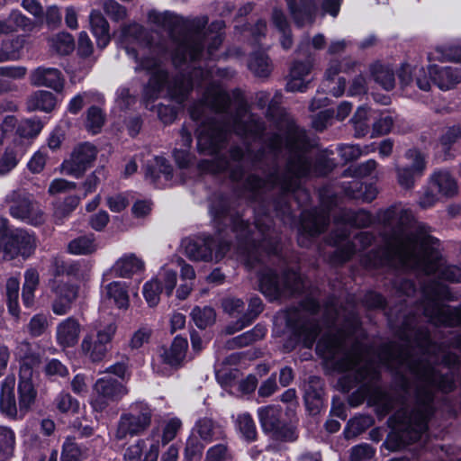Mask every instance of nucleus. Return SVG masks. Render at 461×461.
I'll use <instances>...</instances> for the list:
<instances>
[{"label": "nucleus", "instance_id": "nucleus-13", "mask_svg": "<svg viewBox=\"0 0 461 461\" xmlns=\"http://www.w3.org/2000/svg\"><path fill=\"white\" fill-rule=\"evenodd\" d=\"M125 384L111 375L98 378L93 386L90 404L96 412L104 411L112 403L121 401L127 393Z\"/></svg>", "mask_w": 461, "mask_h": 461}, {"label": "nucleus", "instance_id": "nucleus-17", "mask_svg": "<svg viewBox=\"0 0 461 461\" xmlns=\"http://www.w3.org/2000/svg\"><path fill=\"white\" fill-rule=\"evenodd\" d=\"M407 164L401 165L394 163L398 184L405 188L411 189L414 186L415 181L421 176L426 169V159L424 155L417 149H410L404 154Z\"/></svg>", "mask_w": 461, "mask_h": 461}, {"label": "nucleus", "instance_id": "nucleus-35", "mask_svg": "<svg viewBox=\"0 0 461 461\" xmlns=\"http://www.w3.org/2000/svg\"><path fill=\"white\" fill-rule=\"evenodd\" d=\"M91 31L96 40V44L100 49H104L111 41L109 23L103 14L96 10H93L89 15Z\"/></svg>", "mask_w": 461, "mask_h": 461}, {"label": "nucleus", "instance_id": "nucleus-1", "mask_svg": "<svg viewBox=\"0 0 461 461\" xmlns=\"http://www.w3.org/2000/svg\"><path fill=\"white\" fill-rule=\"evenodd\" d=\"M149 21L165 30L170 47L153 45L147 32L138 23L122 26L118 45L124 49L130 59L136 63V72L149 76L143 88V101L147 108L159 97L167 96L181 104L196 86L201 95L199 102L190 109L194 121H201L197 129V148L200 152L212 155L217 159L215 171H230V177L239 181L244 176V169L259 167L267 159L265 151L253 154L249 147H232L230 158H221L220 152L230 138V131L256 140L260 138L262 127L248 112V105L240 90L230 95L220 80L229 77L227 69L209 64L203 66L200 58L207 47L211 59L222 42L224 23H208L206 16L184 19L171 12L150 11Z\"/></svg>", "mask_w": 461, "mask_h": 461}, {"label": "nucleus", "instance_id": "nucleus-27", "mask_svg": "<svg viewBox=\"0 0 461 461\" xmlns=\"http://www.w3.org/2000/svg\"><path fill=\"white\" fill-rule=\"evenodd\" d=\"M145 269L141 258L134 253H126L120 257L108 272L114 273L118 277L130 278Z\"/></svg>", "mask_w": 461, "mask_h": 461}, {"label": "nucleus", "instance_id": "nucleus-19", "mask_svg": "<svg viewBox=\"0 0 461 461\" xmlns=\"http://www.w3.org/2000/svg\"><path fill=\"white\" fill-rule=\"evenodd\" d=\"M372 222L373 217L365 210L356 212L342 210L335 220L336 230L333 231L331 240L335 245H339L346 241L348 237V226L364 228L369 226Z\"/></svg>", "mask_w": 461, "mask_h": 461}, {"label": "nucleus", "instance_id": "nucleus-40", "mask_svg": "<svg viewBox=\"0 0 461 461\" xmlns=\"http://www.w3.org/2000/svg\"><path fill=\"white\" fill-rule=\"evenodd\" d=\"M262 311L263 304L261 299L259 297H251L246 313L234 324L228 325L225 329L226 333L233 334L242 330L249 325Z\"/></svg>", "mask_w": 461, "mask_h": 461}, {"label": "nucleus", "instance_id": "nucleus-2", "mask_svg": "<svg viewBox=\"0 0 461 461\" xmlns=\"http://www.w3.org/2000/svg\"><path fill=\"white\" fill-rule=\"evenodd\" d=\"M420 347L422 353L420 358L409 352L397 356L390 354L388 358L379 357L380 363L391 366L395 362L413 380L412 384H404L406 392L414 393L413 406L402 402L400 409L388 420L391 432L384 445L391 451L400 450L420 439L432 414L433 392L438 389L447 393L454 388L453 375L443 374L435 364L440 361L445 366H450L456 362V357L445 353L435 354L436 346L431 344L428 336Z\"/></svg>", "mask_w": 461, "mask_h": 461}, {"label": "nucleus", "instance_id": "nucleus-41", "mask_svg": "<svg viewBox=\"0 0 461 461\" xmlns=\"http://www.w3.org/2000/svg\"><path fill=\"white\" fill-rule=\"evenodd\" d=\"M272 24L276 28L281 34L280 41L285 50H288L293 45L291 30L287 18L281 8L276 6L273 7L271 13Z\"/></svg>", "mask_w": 461, "mask_h": 461}, {"label": "nucleus", "instance_id": "nucleus-32", "mask_svg": "<svg viewBox=\"0 0 461 461\" xmlns=\"http://www.w3.org/2000/svg\"><path fill=\"white\" fill-rule=\"evenodd\" d=\"M429 182L431 188H435L441 197L450 198L457 194V183L447 170L434 171L429 176Z\"/></svg>", "mask_w": 461, "mask_h": 461}, {"label": "nucleus", "instance_id": "nucleus-45", "mask_svg": "<svg viewBox=\"0 0 461 461\" xmlns=\"http://www.w3.org/2000/svg\"><path fill=\"white\" fill-rule=\"evenodd\" d=\"M461 139V125L453 124L446 126L438 140V145L444 151L446 158L450 156L451 147Z\"/></svg>", "mask_w": 461, "mask_h": 461}, {"label": "nucleus", "instance_id": "nucleus-16", "mask_svg": "<svg viewBox=\"0 0 461 461\" xmlns=\"http://www.w3.org/2000/svg\"><path fill=\"white\" fill-rule=\"evenodd\" d=\"M229 250V243L209 236L190 240L185 246V255L194 261H218Z\"/></svg>", "mask_w": 461, "mask_h": 461}, {"label": "nucleus", "instance_id": "nucleus-50", "mask_svg": "<svg viewBox=\"0 0 461 461\" xmlns=\"http://www.w3.org/2000/svg\"><path fill=\"white\" fill-rule=\"evenodd\" d=\"M267 329L264 326L257 325L253 330L244 332L231 340H229L227 342V347L229 348H234L236 347L248 346L250 343L264 338Z\"/></svg>", "mask_w": 461, "mask_h": 461}, {"label": "nucleus", "instance_id": "nucleus-26", "mask_svg": "<svg viewBox=\"0 0 461 461\" xmlns=\"http://www.w3.org/2000/svg\"><path fill=\"white\" fill-rule=\"evenodd\" d=\"M30 82L35 86H45L59 93L64 88L65 79L56 68L39 67L32 72Z\"/></svg>", "mask_w": 461, "mask_h": 461}, {"label": "nucleus", "instance_id": "nucleus-28", "mask_svg": "<svg viewBox=\"0 0 461 461\" xmlns=\"http://www.w3.org/2000/svg\"><path fill=\"white\" fill-rule=\"evenodd\" d=\"M80 334V324L72 317L60 321L56 328V341L63 348L77 344Z\"/></svg>", "mask_w": 461, "mask_h": 461}, {"label": "nucleus", "instance_id": "nucleus-33", "mask_svg": "<svg viewBox=\"0 0 461 461\" xmlns=\"http://www.w3.org/2000/svg\"><path fill=\"white\" fill-rule=\"evenodd\" d=\"M370 77L384 90L391 91L395 86V74L392 65L375 61L369 66Z\"/></svg>", "mask_w": 461, "mask_h": 461}, {"label": "nucleus", "instance_id": "nucleus-25", "mask_svg": "<svg viewBox=\"0 0 461 461\" xmlns=\"http://www.w3.org/2000/svg\"><path fill=\"white\" fill-rule=\"evenodd\" d=\"M330 222V215L326 212H303L299 230L298 242L302 246H307L306 239L312 238L326 229Z\"/></svg>", "mask_w": 461, "mask_h": 461}, {"label": "nucleus", "instance_id": "nucleus-55", "mask_svg": "<svg viewBox=\"0 0 461 461\" xmlns=\"http://www.w3.org/2000/svg\"><path fill=\"white\" fill-rule=\"evenodd\" d=\"M15 446V434L7 427H0V461H6Z\"/></svg>", "mask_w": 461, "mask_h": 461}, {"label": "nucleus", "instance_id": "nucleus-46", "mask_svg": "<svg viewBox=\"0 0 461 461\" xmlns=\"http://www.w3.org/2000/svg\"><path fill=\"white\" fill-rule=\"evenodd\" d=\"M374 420L369 415H358L350 419L344 429L345 438L349 439L356 438L369 427L372 426Z\"/></svg>", "mask_w": 461, "mask_h": 461}, {"label": "nucleus", "instance_id": "nucleus-15", "mask_svg": "<svg viewBox=\"0 0 461 461\" xmlns=\"http://www.w3.org/2000/svg\"><path fill=\"white\" fill-rule=\"evenodd\" d=\"M290 14L299 26L313 23L319 6L325 14L336 17L339 14L341 0H285Z\"/></svg>", "mask_w": 461, "mask_h": 461}, {"label": "nucleus", "instance_id": "nucleus-38", "mask_svg": "<svg viewBox=\"0 0 461 461\" xmlns=\"http://www.w3.org/2000/svg\"><path fill=\"white\" fill-rule=\"evenodd\" d=\"M26 75V68L21 66L0 67V93L14 92L18 90V86L14 82Z\"/></svg>", "mask_w": 461, "mask_h": 461}, {"label": "nucleus", "instance_id": "nucleus-56", "mask_svg": "<svg viewBox=\"0 0 461 461\" xmlns=\"http://www.w3.org/2000/svg\"><path fill=\"white\" fill-rule=\"evenodd\" d=\"M320 333L319 326L308 323L295 330L294 336L297 342H302L305 348H312Z\"/></svg>", "mask_w": 461, "mask_h": 461}, {"label": "nucleus", "instance_id": "nucleus-34", "mask_svg": "<svg viewBox=\"0 0 461 461\" xmlns=\"http://www.w3.org/2000/svg\"><path fill=\"white\" fill-rule=\"evenodd\" d=\"M102 295L104 299L113 301L119 309H127L130 300L128 286L125 282L113 281L103 287Z\"/></svg>", "mask_w": 461, "mask_h": 461}, {"label": "nucleus", "instance_id": "nucleus-62", "mask_svg": "<svg viewBox=\"0 0 461 461\" xmlns=\"http://www.w3.org/2000/svg\"><path fill=\"white\" fill-rule=\"evenodd\" d=\"M20 158V156L14 149L7 148L0 158V177L7 176L15 168Z\"/></svg>", "mask_w": 461, "mask_h": 461}, {"label": "nucleus", "instance_id": "nucleus-4", "mask_svg": "<svg viewBox=\"0 0 461 461\" xmlns=\"http://www.w3.org/2000/svg\"><path fill=\"white\" fill-rule=\"evenodd\" d=\"M209 213L220 232L230 227L235 234L237 258L246 266L255 267L262 261V253L269 256L278 252V242L273 236L268 217L257 218L254 225L250 226L234 211L230 199L222 194L212 197Z\"/></svg>", "mask_w": 461, "mask_h": 461}, {"label": "nucleus", "instance_id": "nucleus-52", "mask_svg": "<svg viewBox=\"0 0 461 461\" xmlns=\"http://www.w3.org/2000/svg\"><path fill=\"white\" fill-rule=\"evenodd\" d=\"M68 252L74 255H86L95 252L97 245L93 235L82 236L71 240L68 246Z\"/></svg>", "mask_w": 461, "mask_h": 461}, {"label": "nucleus", "instance_id": "nucleus-57", "mask_svg": "<svg viewBox=\"0 0 461 461\" xmlns=\"http://www.w3.org/2000/svg\"><path fill=\"white\" fill-rule=\"evenodd\" d=\"M191 317L199 329H205L214 322L215 312L209 306H196L192 310Z\"/></svg>", "mask_w": 461, "mask_h": 461}, {"label": "nucleus", "instance_id": "nucleus-10", "mask_svg": "<svg viewBox=\"0 0 461 461\" xmlns=\"http://www.w3.org/2000/svg\"><path fill=\"white\" fill-rule=\"evenodd\" d=\"M303 288V279L295 271L285 272L282 281L270 268H265L259 275V289L269 301L300 294Z\"/></svg>", "mask_w": 461, "mask_h": 461}, {"label": "nucleus", "instance_id": "nucleus-24", "mask_svg": "<svg viewBox=\"0 0 461 461\" xmlns=\"http://www.w3.org/2000/svg\"><path fill=\"white\" fill-rule=\"evenodd\" d=\"M35 249V239L28 231L19 229L14 230L3 244L4 257L13 259L18 255L29 257Z\"/></svg>", "mask_w": 461, "mask_h": 461}, {"label": "nucleus", "instance_id": "nucleus-31", "mask_svg": "<svg viewBox=\"0 0 461 461\" xmlns=\"http://www.w3.org/2000/svg\"><path fill=\"white\" fill-rule=\"evenodd\" d=\"M461 39L436 45L428 54L429 62H461Z\"/></svg>", "mask_w": 461, "mask_h": 461}, {"label": "nucleus", "instance_id": "nucleus-36", "mask_svg": "<svg viewBox=\"0 0 461 461\" xmlns=\"http://www.w3.org/2000/svg\"><path fill=\"white\" fill-rule=\"evenodd\" d=\"M56 96L46 90H37L32 93L26 102L29 111L52 112L57 105Z\"/></svg>", "mask_w": 461, "mask_h": 461}, {"label": "nucleus", "instance_id": "nucleus-51", "mask_svg": "<svg viewBox=\"0 0 461 461\" xmlns=\"http://www.w3.org/2000/svg\"><path fill=\"white\" fill-rule=\"evenodd\" d=\"M50 49L60 55H68L74 50L75 42L71 34L59 32L49 40Z\"/></svg>", "mask_w": 461, "mask_h": 461}, {"label": "nucleus", "instance_id": "nucleus-9", "mask_svg": "<svg viewBox=\"0 0 461 461\" xmlns=\"http://www.w3.org/2000/svg\"><path fill=\"white\" fill-rule=\"evenodd\" d=\"M361 62L347 58L342 60L332 59L326 69L324 86L326 91L332 95L339 97L343 95L346 86V80L339 77L335 83L334 78L339 72L347 74L353 72H360L355 76L348 86V95L350 96L365 95L367 92V78L362 74Z\"/></svg>", "mask_w": 461, "mask_h": 461}, {"label": "nucleus", "instance_id": "nucleus-49", "mask_svg": "<svg viewBox=\"0 0 461 461\" xmlns=\"http://www.w3.org/2000/svg\"><path fill=\"white\" fill-rule=\"evenodd\" d=\"M105 122V113L95 105L90 106L86 112V129L92 134L100 132Z\"/></svg>", "mask_w": 461, "mask_h": 461}, {"label": "nucleus", "instance_id": "nucleus-22", "mask_svg": "<svg viewBox=\"0 0 461 461\" xmlns=\"http://www.w3.org/2000/svg\"><path fill=\"white\" fill-rule=\"evenodd\" d=\"M424 314L435 325H461V306L452 308L441 303L438 294L424 306Z\"/></svg>", "mask_w": 461, "mask_h": 461}, {"label": "nucleus", "instance_id": "nucleus-37", "mask_svg": "<svg viewBox=\"0 0 461 461\" xmlns=\"http://www.w3.org/2000/svg\"><path fill=\"white\" fill-rule=\"evenodd\" d=\"M373 236L368 232H360L351 241H346L339 249V260L345 262L361 249L371 245Z\"/></svg>", "mask_w": 461, "mask_h": 461}, {"label": "nucleus", "instance_id": "nucleus-61", "mask_svg": "<svg viewBox=\"0 0 461 461\" xmlns=\"http://www.w3.org/2000/svg\"><path fill=\"white\" fill-rule=\"evenodd\" d=\"M326 45L325 36L321 33H318L314 35L312 39L308 36H305L302 39L298 46V52L302 53L303 56L310 57V49L319 50H322Z\"/></svg>", "mask_w": 461, "mask_h": 461}, {"label": "nucleus", "instance_id": "nucleus-30", "mask_svg": "<svg viewBox=\"0 0 461 461\" xmlns=\"http://www.w3.org/2000/svg\"><path fill=\"white\" fill-rule=\"evenodd\" d=\"M173 168L171 165L161 157H155L154 162L149 165L146 177L158 188H163L170 185Z\"/></svg>", "mask_w": 461, "mask_h": 461}, {"label": "nucleus", "instance_id": "nucleus-60", "mask_svg": "<svg viewBox=\"0 0 461 461\" xmlns=\"http://www.w3.org/2000/svg\"><path fill=\"white\" fill-rule=\"evenodd\" d=\"M164 290L162 286L159 285L158 280L155 277L151 278L149 281L146 282L143 285L142 294L147 302V303L150 307L156 306L160 300V294Z\"/></svg>", "mask_w": 461, "mask_h": 461}, {"label": "nucleus", "instance_id": "nucleus-53", "mask_svg": "<svg viewBox=\"0 0 461 461\" xmlns=\"http://www.w3.org/2000/svg\"><path fill=\"white\" fill-rule=\"evenodd\" d=\"M235 426L241 437L247 441H253L257 437V429L252 417L249 413L238 415Z\"/></svg>", "mask_w": 461, "mask_h": 461}, {"label": "nucleus", "instance_id": "nucleus-5", "mask_svg": "<svg viewBox=\"0 0 461 461\" xmlns=\"http://www.w3.org/2000/svg\"><path fill=\"white\" fill-rule=\"evenodd\" d=\"M307 146L305 132L294 125H289L284 136L275 134L269 140L268 153L274 158L280 155L287 156L285 171L280 174L275 169L266 179L250 175L246 179L247 187L257 192L278 188L283 194L298 192L308 196L305 190L300 188L301 177L312 174V163L306 154Z\"/></svg>", "mask_w": 461, "mask_h": 461}, {"label": "nucleus", "instance_id": "nucleus-48", "mask_svg": "<svg viewBox=\"0 0 461 461\" xmlns=\"http://www.w3.org/2000/svg\"><path fill=\"white\" fill-rule=\"evenodd\" d=\"M249 68L260 77H267L272 69L268 57L263 51H257L251 54L249 61Z\"/></svg>", "mask_w": 461, "mask_h": 461}, {"label": "nucleus", "instance_id": "nucleus-6", "mask_svg": "<svg viewBox=\"0 0 461 461\" xmlns=\"http://www.w3.org/2000/svg\"><path fill=\"white\" fill-rule=\"evenodd\" d=\"M346 339L342 334L329 335L321 338L317 343V351L327 358H335L341 354L342 357L335 362V368L339 372L349 371L354 376L356 384L361 383L357 399L352 394L349 402L352 406H357L366 398L377 407L380 415H385L393 408L391 398L377 386L378 377L377 364L368 358V356L360 348H356L351 352H345Z\"/></svg>", "mask_w": 461, "mask_h": 461}, {"label": "nucleus", "instance_id": "nucleus-29", "mask_svg": "<svg viewBox=\"0 0 461 461\" xmlns=\"http://www.w3.org/2000/svg\"><path fill=\"white\" fill-rule=\"evenodd\" d=\"M312 67V60L305 62L295 61L289 74L286 89L290 92H303L310 82V72Z\"/></svg>", "mask_w": 461, "mask_h": 461}, {"label": "nucleus", "instance_id": "nucleus-7", "mask_svg": "<svg viewBox=\"0 0 461 461\" xmlns=\"http://www.w3.org/2000/svg\"><path fill=\"white\" fill-rule=\"evenodd\" d=\"M427 75L425 68L417 62H404L398 71V77L402 94L408 97L415 96V87L422 91L430 89L432 81L443 91L450 90L461 83V65L444 66L429 65Z\"/></svg>", "mask_w": 461, "mask_h": 461}, {"label": "nucleus", "instance_id": "nucleus-20", "mask_svg": "<svg viewBox=\"0 0 461 461\" xmlns=\"http://www.w3.org/2000/svg\"><path fill=\"white\" fill-rule=\"evenodd\" d=\"M159 437V429H152L147 438L139 439L127 447L124 459L126 461H158Z\"/></svg>", "mask_w": 461, "mask_h": 461}, {"label": "nucleus", "instance_id": "nucleus-63", "mask_svg": "<svg viewBox=\"0 0 461 461\" xmlns=\"http://www.w3.org/2000/svg\"><path fill=\"white\" fill-rule=\"evenodd\" d=\"M102 7L104 14L113 22H120L127 17V9L115 0H104Z\"/></svg>", "mask_w": 461, "mask_h": 461}, {"label": "nucleus", "instance_id": "nucleus-21", "mask_svg": "<svg viewBox=\"0 0 461 461\" xmlns=\"http://www.w3.org/2000/svg\"><path fill=\"white\" fill-rule=\"evenodd\" d=\"M97 156L96 148L88 142L77 145L68 159L62 163L64 173L79 177L95 161Z\"/></svg>", "mask_w": 461, "mask_h": 461}, {"label": "nucleus", "instance_id": "nucleus-43", "mask_svg": "<svg viewBox=\"0 0 461 461\" xmlns=\"http://www.w3.org/2000/svg\"><path fill=\"white\" fill-rule=\"evenodd\" d=\"M104 96L95 91H86L73 96L68 105L67 111L71 114H77L86 103H103Z\"/></svg>", "mask_w": 461, "mask_h": 461}, {"label": "nucleus", "instance_id": "nucleus-44", "mask_svg": "<svg viewBox=\"0 0 461 461\" xmlns=\"http://www.w3.org/2000/svg\"><path fill=\"white\" fill-rule=\"evenodd\" d=\"M260 424L264 430L271 431L277 429L281 425L280 415L281 411L276 406H265L258 410Z\"/></svg>", "mask_w": 461, "mask_h": 461}, {"label": "nucleus", "instance_id": "nucleus-47", "mask_svg": "<svg viewBox=\"0 0 461 461\" xmlns=\"http://www.w3.org/2000/svg\"><path fill=\"white\" fill-rule=\"evenodd\" d=\"M7 20L8 27L10 28V32H16L21 30L25 32H32L36 27V22L27 17L19 10H13Z\"/></svg>", "mask_w": 461, "mask_h": 461}, {"label": "nucleus", "instance_id": "nucleus-59", "mask_svg": "<svg viewBox=\"0 0 461 461\" xmlns=\"http://www.w3.org/2000/svg\"><path fill=\"white\" fill-rule=\"evenodd\" d=\"M339 154L345 161H351L357 159L362 155H366L375 150L372 146L366 145L361 148L359 145L343 144L339 148Z\"/></svg>", "mask_w": 461, "mask_h": 461}, {"label": "nucleus", "instance_id": "nucleus-12", "mask_svg": "<svg viewBox=\"0 0 461 461\" xmlns=\"http://www.w3.org/2000/svg\"><path fill=\"white\" fill-rule=\"evenodd\" d=\"M116 330L117 326L113 321L93 324L81 342L83 354L93 362L101 361L108 350Z\"/></svg>", "mask_w": 461, "mask_h": 461}, {"label": "nucleus", "instance_id": "nucleus-14", "mask_svg": "<svg viewBox=\"0 0 461 461\" xmlns=\"http://www.w3.org/2000/svg\"><path fill=\"white\" fill-rule=\"evenodd\" d=\"M152 410L145 402L133 403L129 412L122 413L118 421L115 438L123 440L144 431L151 423Z\"/></svg>", "mask_w": 461, "mask_h": 461}, {"label": "nucleus", "instance_id": "nucleus-54", "mask_svg": "<svg viewBox=\"0 0 461 461\" xmlns=\"http://www.w3.org/2000/svg\"><path fill=\"white\" fill-rule=\"evenodd\" d=\"M156 280L162 286L165 294L170 296L176 287L177 281V273L176 269H173L167 266L162 267L156 276Z\"/></svg>", "mask_w": 461, "mask_h": 461}, {"label": "nucleus", "instance_id": "nucleus-39", "mask_svg": "<svg viewBox=\"0 0 461 461\" xmlns=\"http://www.w3.org/2000/svg\"><path fill=\"white\" fill-rule=\"evenodd\" d=\"M193 431L196 432L206 442L220 439L224 436L221 426L207 417L199 419L195 422Z\"/></svg>", "mask_w": 461, "mask_h": 461}, {"label": "nucleus", "instance_id": "nucleus-3", "mask_svg": "<svg viewBox=\"0 0 461 461\" xmlns=\"http://www.w3.org/2000/svg\"><path fill=\"white\" fill-rule=\"evenodd\" d=\"M386 226L393 227L383 258L376 265H391L403 270H413L451 282H461V267L446 265L439 253V240L432 237L421 224L409 225L411 212L393 206L379 216Z\"/></svg>", "mask_w": 461, "mask_h": 461}, {"label": "nucleus", "instance_id": "nucleus-64", "mask_svg": "<svg viewBox=\"0 0 461 461\" xmlns=\"http://www.w3.org/2000/svg\"><path fill=\"white\" fill-rule=\"evenodd\" d=\"M182 428V421L176 417L168 419L160 433L159 441L161 440L162 445H166L172 441Z\"/></svg>", "mask_w": 461, "mask_h": 461}, {"label": "nucleus", "instance_id": "nucleus-58", "mask_svg": "<svg viewBox=\"0 0 461 461\" xmlns=\"http://www.w3.org/2000/svg\"><path fill=\"white\" fill-rule=\"evenodd\" d=\"M369 117L370 111L367 107H359L357 110L351 120L355 130V135L357 137H363L369 131Z\"/></svg>", "mask_w": 461, "mask_h": 461}, {"label": "nucleus", "instance_id": "nucleus-23", "mask_svg": "<svg viewBox=\"0 0 461 461\" xmlns=\"http://www.w3.org/2000/svg\"><path fill=\"white\" fill-rule=\"evenodd\" d=\"M50 289L52 312L57 315H65L69 312L78 297V286L65 281H54Z\"/></svg>", "mask_w": 461, "mask_h": 461}, {"label": "nucleus", "instance_id": "nucleus-42", "mask_svg": "<svg viewBox=\"0 0 461 461\" xmlns=\"http://www.w3.org/2000/svg\"><path fill=\"white\" fill-rule=\"evenodd\" d=\"M180 142L177 143L180 147L175 149L174 158L180 167H186L191 164L193 159V157L189 152V149L192 144L191 132L183 127L180 131Z\"/></svg>", "mask_w": 461, "mask_h": 461}, {"label": "nucleus", "instance_id": "nucleus-11", "mask_svg": "<svg viewBox=\"0 0 461 461\" xmlns=\"http://www.w3.org/2000/svg\"><path fill=\"white\" fill-rule=\"evenodd\" d=\"M5 200L9 203V212L13 218L33 226L44 222L42 209L33 195L25 189L12 191Z\"/></svg>", "mask_w": 461, "mask_h": 461}, {"label": "nucleus", "instance_id": "nucleus-8", "mask_svg": "<svg viewBox=\"0 0 461 461\" xmlns=\"http://www.w3.org/2000/svg\"><path fill=\"white\" fill-rule=\"evenodd\" d=\"M32 368L23 363L20 368L18 402L14 394L15 377L7 375L1 384L0 411L12 418H23L34 403L37 392L32 381Z\"/></svg>", "mask_w": 461, "mask_h": 461}, {"label": "nucleus", "instance_id": "nucleus-18", "mask_svg": "<svg viewBox=\"0 0 461 461\" xmlns=\"http://www.w3.org/2000/svg\"><path fill=\"white\" fill-rule=\"evenodd\" d=\"M187 340L182 337H176L170 348H162L159 355L153 359V370L162 375H168L173 367L179 366L187 349Z\"/></svg>", "mask_w": 461, "mask_h": 461}]
</instances>
